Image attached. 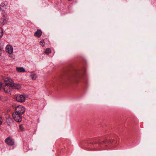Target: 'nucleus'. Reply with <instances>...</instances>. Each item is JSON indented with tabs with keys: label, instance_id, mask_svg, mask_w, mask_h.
<instances>
[{
	"label": "nucleus",
	"instance_id": "f257e3e1",
	"mask_svg": "<svg viewBox=\"0 0 156 156\" xmlns=\"http://www.w3.org/2000/svg\"><path fill=\"white\" fill-rule=\"evenodd\" d=\"M25 108L23 106L19 105L16 108L15 112L22 115L25 112Z\"/></svg>",
	"mask_w": 156,
	"mask_h": 156
},
{
	"label": "nucleus",
	"instance_id": "f03ea898",
	"mask_svg": "<svg viewBox=\"0 0 156 156\" xmlns=\"http://www.w3.org/2000/svg\"><path fill=\"white\" fill-rule=\"evenodd\" d=\"M12 117L14 120L16 122H20L22 121L21 115L14 112L12 114Z\"/></svg>",
	"mask_w": 156,
	"mask_h": 156
},
{
	"label": "nucleus",
	"instance_id": "7ed1b4c3",
	"mask_svg": "<svg viewBox=\"0 0 156 156\" xmlns=\"http://www.w3.org/2000/svg\"><path fill=\"white\" fill-rule=\"evenodd\" d=\"M5 142L8 145L12 146L14 144V141L12 138L8 137L5 140Z\"/></svg>",
	"mask_w": 156,
	"mask_h": 156
},
{
	"label": "nucleus",
	"instance_id": "20e7f679",
	"mask_svg": "<svg viewBox=\"0 0 156 156\" xmlns=\"http://www.w3.org/2000/svg\"><path fill=\"white\" fill-rule=\"evenodd\" d=\"M13 83V81L8 77L5 78V85L12 86Z\"/></svg>",
	"mask_w": 156,
	"mask_h": 156
},
{
	"label": "nucleus",
	"instance_id": "39448f33",
	"mask_svg": "<svg viewBox=\"0 0 156 156\" xmlns=\"http://www.w3.org/2000/svg\"><path fill=\"white\" fill-rule=\"evenodd\" d=\"M16 100L19 102H23L25 101V98L24 95L19 94L16 97Z\"/></svg>",
	"mask_w": 156,
	"mask_h": 156
},
{
	"label": "nucleus",
	"instance_id": "423d86ee",
	"mask_svg": "<svg viewBox=\"0 0 156 156\" xmlns=\"http://www.w3.org/2000/svg\"><path fill=\"white\" fill-rule=\"evenodd\" d=\"M5 50L6 52L9 54H11L13 52V48L10 45H7L6 47Z\"/></svg>",
	"mask_w": 156,
	"mask_h": 156
},
{
	"label": "nucleus",
	"instance_id": "0eeeda50",
	"mask_svg": "<svg viewBox=\"0 0 156 156\" xmlns=\"http://www.w3.org/2000/svg\"><path fill=\"white\" fill-rule=\"evenodd\" d=\"M6 122L8 126H10L13 124V119L11 118H7L6 119Z\"/></svg>",
	"mask_w": 156,
	"mask_h": 156
},
{
	"label": "nucleus",
	"instance_id": "6e6552de",
	"mask_svg": "<svg viewBox=\"0 0 156 156\" xmlns=\"http://www.w3.org/2000/svg\"><path fill=\"white\" fill-rule=\"evenodd\" d=\"M12 89V86L5 85L4 88V90L6 93H9L11 91Z\"/></svg>",
	"mask_w": 156,
	"mask_h": 156
},
{
	"label": "nucleus",
	"instance_id": "1a4fd4ad",
	"mask_svg": "<svg viewBox=\"0 0 156 156\" xmlns=\"http://www.w3.org/2000/svg\"><path fill=\"white\" fill-rule=\"evenodd\" d=\"M42 32L41 30L38 29L37 30V31L34 33V35L37 37L39 38L42 35Z\"/></svg>",
	"mask_w": 156,
	"mask_h": 156
},
{
	"label": "nucleus",
	"instance_id": "9d476101",
	"mask_svg": "<svg viewBox=\"0 0 156 156\" xmlns=\"http://www.w3.org/2000/svg\"><path fill=\"white\" fill-rule=\"evenodd\" d=\"M80 75L79 74H77L74 77L73 81L75 82H78L79 79L80 78Z\"/></svg>",
	"mask_w": 156,
	"mask_h": 156
},
{
	"label": "nucleus",
	"instance_id": "9b49d317",
	"mask_svg": "<svg viewBox=\"0 0 156 156\" xmlns=\"http://www.w3.org/2000/svg\"><path fill=\"white\" fill-rule=\"evenodd\" d=\"M20 85L19 84H14V83H13V85L12 86V88L19 89L20 88Z\"/></svg>",
	"mask_w": 156,
	"mask_h": 156
},
{
	"label": "nucleus",
	"instance_id": "f8f14e48",
	"mask_svg": "<svg viewBox=\"0 0 156 156\" xmlns=\"http://www.w3.org/2000/svg\"><path fill=\"white\" fill-rule=\"evenodd\" d=\"M16 69L17 71L19 72H24L25 70L23 67H16Z\"/></svg>",
	"mask_w": 156,
	"mask_h": 156
},
{
	"label": "nucleus",
	"instance_id": "ddd939ff",
	"mask_svg": "<svg viewBox=\"0 0 156 156\" xmlns=\"http://www.w3.org/2000/svg\"><path fill=\"white\" fill-rule=\"evenodd\" d=\"M108 143L107 141H100L98 143V144L100 145H104Z\"/></svg>",
	"mask_w": 156,
	"mask_h": 156
},
{
	"label": "nucleus",
	"instance_id": "4468645a",
	"mask_svg": "<svg viewBox=\"0 0 156 156\" xmlns=\"http://www.w3.org/2000/svg\"><path fill=\"white\" fill-rule=\"evenodd\" d=\"M30 77L32 80H35L37 77V76L36 74L33 73L30 75Z\"/></svg>",
	"mask_w": 156,
	"mask_h": 156
},
{
	"label": "nucleus",
	"instance_id": "2eb2a0df",
	"mask_svg": "<svg viewBox=\"0 0 156 156\" xmlns=\"http://www.w3.org/2000/svg\"><path fill=\"white\" fill-rule=\"evenodd\" d=\"M51 50L49 48H48L46 49L44 53L46 54H48L51 52Z\"/></svg>",
	"mask_w": 156,
	"mask_h": 156
},
{
	"label": "nucleus",
	"instance_id": "dca6fc26",
	"mask_svg": "<svg viewBox=\"0 0 156 156\" xmlns=\"http://www.w3.org/2000/svg\"><path fill=\"white\" fill-rule=\"evenodd\" d=\"M19 129L21 131H23L24 129V128L23 125H20L19 126Z\"/></svg>",
	"mask_w": 156,
	"mask_h": 156
},
{
	"label": "nucleus",
	"instance_id": "f3484780",
	"mask_svg": "<svg viewBox=\"0 0 156 156\" xmlns=\"http://www.w3.org/2000/svg\"><path fill=\"white\" fill-rule=\"evenodd\" d=\"M40 44L43 47L45 45V42L44 40H41L40 42Z\"/></svg>",
	"mask_w": 156,
	"mask_h": 156
},
{
	"label": "nucleus",
	"instance_id": "a211bd4d",
	"mask_svg": "<svg viewBox=\"0 0 156 156\" xmlns=\"http://www.w3.org/2000/svg\"><path fill=\"white\" fill-rule=\"evenodd\" d=\"M3 35V31L2 29L0 27V38H1Z\"/></svg>",
	"mask_w": 156,
	"mask_h": 156
},
{
	"label": "nucleus",
	"instance_id": "6ab92c4d",
	"mask_svg": "<svg viewBox=\"0 0 156 156\" xmlns=\"http://www.w3.org/2000/svg\"><path fill=\"white\" fill-rule=\"evenodd\" d=\"M6 5L5 2H2L1 4V6L2 7H4Z\"/></svg>",
	"mask_w": 156,
	"mask_h": 156
},
{
	"label": "nucleus",
	"instance_id": "aec40b11",
	"mask_svg": "<svg viewBox=\"0 0 156 156\" xmlns=\"http://www.w3.org/2000/svg\"><path fill=\"white\" fill-rule=\"evenodd\" d=\"M2 117H1L0 116V125L2 124Z\"/></svg>",
	"mask_w": 156,
	"mask_h": 156
},
{
	"label": "nucleus",
	"instance_id": "412c9836",
	"mask_svg": "<svg viewBox=\"0 0 156 156\" xmlns=\"http://www.w3.org/2000/svg\"><path fill=\"white\" fill-rule=\"evenodd\" d=\"M113 140H110L109 141V143H110L111 144V143H112L113 142Z\"/></svg>",
	"mask_w": 156,
	"mask_h": 156
},
{
	"label": "nucleus",
	"instance_id": "4be33fe9",
	"mask_svg": "<svg viewBox=\"0 0 156 156\" xmlns=\"http://www.w3.org/2000/svg\"><path fill=\"white\" fill-rule=\"evenodd\" d=\"M2 87V84L1 82H0V90H1Z\"/></svg>",
	"mask_w": 156,
	"mask_h": 156
},
{
	"label": "nucleus",
	"instance_id": "5701e85b",
	"mask_svg": "<svg viewBox=\"0 0 156 156\" xmlns=\"http://www.w3.org/2000/svg\"><path fill=\"white\" fill-rule=\"evenodd\" d=\"M1 52H2V51L0 49V56L1 55Z\"/></svg>",
	"mask_w": 156,
	"mask_h": 156
}]
</instances>
